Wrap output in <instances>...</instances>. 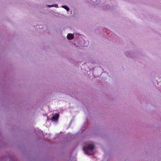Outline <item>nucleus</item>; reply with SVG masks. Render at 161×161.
I'll return each instance as SVG.
<instances>
[{
    "instance_id": "nucleus-1",
    "label": "nucleus",
    "mask_w": 161,
    "mask_h": 161,
    "mask_svg": "<svg viewBox=\"0 0 161 161\" xmlns=\"http://www.w3.org/2000/svg\"><path fill=\"white\" fill-rule=\"evenodd\" d=\"M95 148V146L93 144H89L87 147H84L83 150L84 151L85 153L89 155H92V153H90L89 152L92 151Z\"/></svg>"
},
{
    "instance_id": "nucleus-3",
    "label": "nucleus",
    "mask_w": 161,
    "mask_h": 161,
    "mask_svg": "<svg viewBox=\"0 0 161 161\" xmlns=\"http://www.w3.org/2000/svg\"><path fill=\"white\" fill-rule=\"evenodd\" d=\"M74 35L73 34L69 33L68 34L67 36V38L69 40H71L74 38Z\"/></svg>"
},
{
    "instance_id": "nucleus-4",
    "label": "nucleus",
    "mask_w": 161,
    "mask_h": 161,
    "mask_svg": "<svg viewBox=\"0 0 161 161\" xmlns=\"http://www.w3.org/2000/svg\"><path fill=\"white\" fill-rule=\"evenodd\" d=\"M62 7L66 9V10H69V8L67 6L65 5H63L62 6Z\"/></svg>"
},
{
    "instance_id": "nucleus-6",
    "label": "nucleus",
    "mask_w": 161,
    "mask_h": 161,
    "mask_svg": "<svg viewBox=\"0 0 161 161\" xmlns=\"http://www.w3.org/2000/svg\"><path fill=\"white\" fill-rule=\"evenodd\" d=\"M69 11V12H71L72 11H69V10H68V11Z\"/></svg>"
},
{
    "instance_id": "nucleus-2",
    "label": "nucleus",
    "mask_w": 161,
    "mask_h": 161,
    "mask_svg": "<svg viewBox=\"0 0 161 161\" xmlns=\"http://www.w3.org/2000/svg\"><path fill=\"white\" fill-rule=\"evenodd\" d=\"M59 115L58 114H55L52 117L51 120L52 121H56L59 118Z\"/></svg>"
},
{
    "instance_id": "nucleus-5",
    "label": "nucleus",
    "mask_w": 161,
    "mask_h": 161,
    "mask_svg": "<svg viewBox=\"0 0 161 161\" xmlns=\"http://www.w3.org/2000/svg\"><path fill=\"white\" fill-rule=\"evenodd\" d=\"M48 6L49 7H52L53 5H48Z\"/></svg>"
}]
</instances>
